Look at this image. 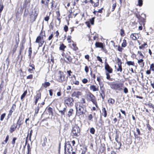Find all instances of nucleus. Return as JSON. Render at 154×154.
Returning a JSON list of instances; mask_svg holds the SVG:
<instances>
[{
    "mask_svg": "<svg viewBox=\"0 0 154 154\" xmlns=\"http://www.w3.org/2000/svg\"><path fill=\"white\" fill-rule=\"evenodd\" d=\"M125 80L122 79L119 81L108 82L107 83L110 88L115 91H120L123 90L124 86Z\"/></svg>",
    "mask_w": 154,
    "mask_h": 154,
    "instance_id": "f257e3e1",
    "label": "nucleus"
},
{
    "mask_svg": "<svg viewBox=\"0 0 154 154\" xmlns=\"http://www.w3.org/2000/svg\"><path fill=\"white\" fill-rule=\"evenodd\" d=\"M87 100L88 102H91L97 108H98L97 99L96 96L90 92H88L85 95Z\"/></svg>",
    "mask_w": 154,
    "mask_h": 154,
    "instance_id": "f03ea898",
    "label": "nucleus"
},
{
    "mask_svg": "<svg viewBox=\"0 0 154 154\" xmlns=\"http://www.w3.org/2000/svg\"><path fill=\"white\" fill-rule=\"evenodd\" d=\"M55 80L60 83H63L64 82L67 81V77H66V75L63 72L59 71L57 74L55 76Z\"/></svg>",
    "mask_w": 154,
    "mask_h": 154,
    "instance_id": "7ed1b4c3",
    "label": "nucleus"
},
{
    "mask_svg": "<svg viewBox=\"0 0 154 154\" xmlns=\"http://www.w3.org/2000/svg\"><path fill=\"white\" fill-rule=\"evenodd\" d=\"M135 16L138 20L139 23L140 25H143L145 26L146 22V17L145 14H141L140 15L139 12L134 13Z\"/></svg>",
    "mask_w": 154,
    "mask_h": 154,
    "instance_id": "20e7f679",
    "label": "nucleus"
},
{
    "mask_svg": "<svg viewBox=\"0 0 154 154\" xmlns=\"http://www.w3.org/2000/svg\"><path fill=\"white\" fill-rule=\"evenodd\" d=\"M45 31L41 30L40 35L37 37L35 42L38 43L39 47H42L45 42L43 36H45Z\"/></svg>",
    "mask_w": 154,
    "mask_h": 154,
    "instance_id": "39448f33",
    "label": "nucleus"
},
{
    "mask_svg": "<svg viewBox=\"0 0 154 154\" xmlns=\"http://www.w3.org/2000/svg\"><path fill=\"white\" fill-rule=\"evenodd\" d=\"M80 129L77 125H75L72 128L71 134L73 137H76L80 135Z\"/></svg>",
    "mask_w": 154,
    "mask_h": 154,
    "instance_id": "423d86ee",
    "label": "nucleus"
},
{
    "mask_svg": "<svg viewBox=\"0 0 154 154\" xmlns=\"http://www.w3.org/2000/svg\"><path fill=\"white\" fill-rule=\"evenodd\" d=\"M75 109H76V115L78 116H80L85 114V113L86 110L84 109V107L80 105L78 106V105H75Z\"/></svg>",
    "mask_w": 154,
    "mask_h": 154,
    "instance_id": "0eeeda50",
    "label": "nucleus"
},
{
    "mask_svg": "<svg viewBox=\"0 0 154 154\" xmlns=\"http://www.w3.org/2000/svg\"><path fill=\"white\" fill-rule=\"evenodd\" d=\"M64 104L66 106L72 107L73 106L74 100L72 98L68 97L64 98Z\"/></svg>",
    "mask_w": 154,
    "mask_h": 154,
    "instance_id": "6e6552de",
    "label": "nucleus"
},
{
    "mask_svg": "<svg viewBox=\"0 0 154 154\" xmlns=\"http://www.w3.org/2000/svg\"><path fill=\"white\" fill-rule=\"evenodd\" d=\"M18 39H17V38L16 37L15 43L13 42L12 45V51L10 52L11 53H12V56L17 51V49L18 46V45L19 43L20 40L19 38V35L18 34Z\"/></svg>",
    "mask_w": 154,
    "mask_h": 154,
    "instance_id": "1a4fd4ad",
    "label": "nucleus"
},
{
    "mask_svg": "<svg viewBox=\"0 0 154 154\" xmlns=\"http://www.w3.org/2000/svg\"><path fill=\"white\" fill-rule=\"evenodd\" d=\"M71 53L69 51H67L66 53H62V55L64 57H65L67 60L66 62L69 64L73 63V59L70 56Z\"/></svg>",
    "mask_w": 154,
    "mask_h": 154,
    "instance_id": "9d476101",
    "label": "nucleus"
},
{
    "mask_svg": "<svg viewBox=\"0 0 154 154\" xmlns=\"http://www.w3.org/2000/svg\"><path fill=\"white\" fill-rule=\"evenodd\" d=\"M67 143H65V144L64 153L65 154H70L73 148L69 142Z\"/></svg>",
    "mask_w": 154,
    "mask_h": 154,
    "instance_id": "9b49d317",
    "label": "nucleus"
},
{
    "mask_svg": "<svg viewBox=\"0 0 154 154\" xmlns=\"http://www.w3.org/2000/svg\"><path fill=\"white\" fill-rule=\"evenodd\" d=\"M95 46L97 48H100L101 50L106 54L107 53V50L106 48L105 44L102 42H97L95 43Z\"/></svg>",
    "mask_w": 154,
    "mask_h": 154,
    "instance_id": "f8f14e48",
    "label": "nucleus"
},
{
    "mask_svg": "<svg viewBox=\"0 0 154 154\" xmlns=\"http://www.w3.org/2000/svg\"><path fill=\"white\" fill-rule=\"evenodd\" d=\"M38 15V13H37L36 11H35L34 12L32 11L31 13L29 14V20L31 23H32L35 22L36 19Z\"/></svg>",
    "mask_w": 154,
    "mask_h": 154,
    "instance_id": "ddd939ff",
    "label": "nucleus"
},
{
    "mask_svg": "<svg viewBox=\"0 0 154 154\" xmlns=\"http://www.w3.org/2000/svg\"><path fill=\"white\" fill-rule=\"evenodd\" d=\"M34 61L32 60L29 61V66L30 67L27 68L28 72L30 73H33L35 70V66L34 65Z\"/></svg>",
    "mask_w": 154,
    "mask_h": 154,
    "instance_id": "4468645a",
    "label": "nucleus"
},
{
    "mask_svg": "<svg viewBox=\"0 0 154 154\" xmlns=\"http://www.w3.org/2000/svg\"><path fill=\"white\" fill-rule=\"evenodd\" d=\"M116 63L118 65V66L116 69V71L117 72H122L123 70V68L122 66V62L121 60L119 58L117 57V58Z\"/></svg>",
    "mask_w": 154,
    "mask_h": 154,
    "instance_id": "2eb2a0df",
    "label": "nucleus"
},
{
    "mask_svg": "<svg viewBox=\"0 0 154 154\" xmlns=\"http://www.w3.org/2000/svg\"><path fill=\"white\" fill-rule=\"evenodd\" d=\"M40 89H39L36 92V95L34 96V99H35L34 103L36 105L39 100L41 99V93L40 91Z\"/></svg>",
    "mask_w": 154,
    "mask_h": 154,
    "instance_id": "dca6fc26",
    "label": "nucleus"
},
{
    "mask_svg": "<svg viewBox=\"0 0 154 154\" xmlns=\"http://www.w3.org/2000/svg\"><path fill=\"white\" fill-rule=\"evenodd\" d=\"M141 36L140 34L139 33H131L130 35V38L133 41H136Z\"/></svg>",
    "mask_w": 154,
    "mask_h": 154,
    "instance_id": "f3484780",
    "label": "nucleus"
},
{
    "mask_svg": "<svg viewBox=\"0 0 154 154\" xmlns=\"http://www.w3.org/2000/svg\"><path fill=\"white\" fill-rule=\"evenodd\" d=\"M16 107V104H14L12 105L9 111V113L7 117L9 119L12 116L13 112L15 111Z\"/></svg>",
    "mask_w": 154,
    "mask_h": 154,
    "instance_id": "a211bd4d",
    "label": "nucleus"
},
{
    "mask_svg": "<svg viewBox=\"0 0 154 154\" xmlns=\"http://www.w3.org/2000/svg\"><path fill=\"white\" fill-rule=\"evenodd\" d=\"M67 13L68 14V17L69 20H70V18L72 19L73 17L75 18L78 14L77 13H74V12H72V9L68 10Z\"/></svg>",
    "mask_w": 154,
    "mask_h": 154,
    "instance_id": "6ab92c4d",
    "label": "nucleus"
},
{
    "mask_svg": "<svg viewBox=\"0 0 154 154\" xmlns=\"http://www.w3.org/2000/svg\"><path fill=\"white\" fill-rule=\"evenodd\" d=\"M105 69L106 71V72L112 73L113 72V70L112 68L109 66L106 62H105Z\"/></svg>",
    "mask_w": 154,
    "mask_h": 154,
    "instance_id": "aec40b11",
    "label": "nucleus"
},
{
    "mask_svg": "<svg viewBox=\"0 0 154 154\" xmlns=\"http://www.w3.org/2000/svg\"><path fill=\"white\" fill-rule=\"evenodd\" d=\"M23 119L22 118V116H20L18 118V119L17 121V123L16 124L18 126V130L19 128L21 127V125H23Z\"/></svg>",
    "mask_w": 154,
    "mask_h": 154,
    "instance_id": "412c9836",
    "label": "nucleus"
},
{
    "mask_svg": "<svg viewBox=\"0 0 154 154\" xmlns=\"http://www.w3.org/2000/svg\"><path fill=\"white\" fill-rule=\"evenodd\" d=\"M33 133V130L31 129L30 131L29 132V130H28V133L27 136L26 137V143L25 145V146H24V147L25 148L26 145V144L28 142V138H29V140L30 141H31V136L32 135V134Z\"/></svg>",
    "mask_w": 154,
    "mask_h": 154,
    "instance_id": "4be33fe9",
    "label": "nucleus"
},
{
    "mask_svg": "<svg viewBox=\"0 0 154 154\" xmlns=\"http://www.w3.org/2000/svg\"><path fill=\"white\" fill-rule=\"evenodd\" d=\"M71 78L70 82L72 85L75 84L77 85H79V82L78 81L76 80V76L75 75H73Z\"/></svg>",
    "mask_w": 154,
    "mask_h": 154,
    "instance_id": "5701e85b",
    "label": "nucleus"
},
{
    "mask_svg": "<svg viewBox=\"0 0 154 154\" xmlns=\"http://www.w3.org/2000/svg\"><path fill=\"white\" fill-rule=\"evenodd\" d=\"M90 90L92 92H96L99 91V87L98 85L91 84L89 87Z\"/></svg>",
    "mask_w": 154,
    "mask_h": 154,
    "instance_id": "b1692460",
    "label": "nucleus"
},
{
    "mask_svg": "<svg viewBox=\"0 0 154 154\" xmlns=\"http://www.w3.org/2000/svg\"><path fill=\"white\" fill-rule=\"evenodd\" d=\"M56 13L57 15V18L58 21V23L57 24L56 23L55 25L56 26H58L60 25L61 22V20L62 17L60 16V14L59 11H56Z\"/></svg>",
    "mask_w": 154,
    "mask_h": 154,
    "instance_id": "393cba45",
    "label": "nucleus"
},
{
    "mask_svg": "<svg viewBox=\"0 0 154 154\" xmlns=\"http://www.w3.org/2000/svg\"><path fill=\"white\" fill-rule=\"evenodd\" d=\"M89 2L94 8L97 7L99 5V0H95V1L93 0H90Z\"/></svg>",
    "mask_w": 154,
    "mask_h": 154,
    "instance_id": "a878e982",
    "label": "nucleus"
},
{
    "mask_svg": "<svg viewBox=\"0 0 154 154\" xmlns=\"http://www.w3.org/2000/svg\"><path fill=\"white\" fill-rule=\"evenodd\" d=\"M103 86V84L102 85V86H100V95L102 99L104 100L105 97V89L103 88V89H102V88Z\"/></svg>",
    "mask_w": 154,
    "mask_h": 154,
    "instance_id": "bb28decb",
    "label": "nucleus"
},
{
    "mask_svg": "<svg viewBox=\"0 0 154 154\" xmlns=\"http://www.w3.org/2000/svg\"><path fill=\"white\" fill-rule=\"evenodd\" d=\"M18 126L17 125L16 123H13L12 125H11L10 130L9 131L10 133H12L13 132H14L17 128L18 129Z\"/></svg>",
    "mask_w": 154,
    "mask_h": 154,
    "instance_id": "cd10ccee",
    "label": "nucleus"
},
{
    "mask_svg": "<svg viewBox=\"0 0 154 154\" xmlns=\"http://www.w3.org/2000/svg\"><path fill=\"white\" fill-rule=\"evenodd\" d=\"M82 93L80 91H74L71 94V96L72 97H75L79 98V96L82 95Z\"/></svg>",
    "mask_w": 154,
    "mask_h": 154,
    "instance_id": "c85d7f7f",
    "label": "nucleus"
},
{
    "mask_svg": "<svg viewBox=\"0 0 154 154\" xmlns=\"http://www.w3.org/2000/svg\"><path fill=\"white\" fill-rule=\"evenodd\" d=\"M50 0H41V3L43 4L42 7H43L45 6V7L48 8L49 7V3Z\"/></svg>",
    "mask_w": 154,
    "mask_h": 154,
    "instance_id": "c756f323",
    "label": "nucleus"
},
{
    "mask_svg": "<svg viewBox=\"0 0 154 154\" xmlns=\"http://www.w3.org/2000/svg\"><path fill=\"white\" fill-rule=\"evenodd\" d=\"M151 71L154 72V64L153 63L150 65L149 69L146 71V74L148 75H150L151 73Z\"/></svg>",
    "mask_w": 154,
    "mask_h": 154,
    "instance_id": "7c9ffc66",
    "label": "nucleus"
},
{
    "mask_svg": "<svg viewBox=\"0 0 154 154\" xmlns=\"http://www.w3.org/2000/svg\"><path fill=\"white\" fill-rule=\"evenodd\" d=\"M137 63L141 68H143L145 65V62L143 59H140L138 60Z\"/></svg>",
    "mask_w": 154,
    "mask_h": 154,
    "instance_id": "2f4dec72",
    "label": "nucleus"
},
{
    "mask_svg": "<svg viewBox=\"0 0 154 154\" xmlns=\"http://www.w3.org/2000/svg\"><path fill=\"white\" fill-rule=\"evenodd\" d=\"M72 44L70 48L72 50L75 51H76L79 50L78 48L77 47L76 44L73 41H72Z\"/></svg>",
    "mask_w": 154,
    "mask_h": 154,
    "instance_id": "473e14b6",
    "label": "nucleus"
},
{
    "mask_svg": "<svg viewBox=\"0 0 154 154\" xmlns=\"http://www.w3.org/2000/svg\"><path fill=\"white\" fill-rule=\"evenodd\" d=\"M102 112L101 113V116L106 117L107 116V112L106 109L104 107H102Z\"/></svg>",
    "mask_w": 154,
    "mask_h": 154,
    "instance_id": "72a5a7b5",
    "label": "nucleus"
},
{
    "mask_svg": "<svg viewBox=\"0 0 154 154\" xmlns=\"http://www.w3.org/2000/svg\"><path fill=\"white\" fill-rule=\"evenodd\" d=\"M66 48V46L63 43H61L60 45L59 50L61 51L62 53H64L65 49Z\"/></svg>",
    "mask_w": 154,
    "mask_h": 154,
    "instance_id": "f704fd0d",
    "label": "nucleus"
},
{
    "mask_svg": "<svg viewBox=\"0 0 154 154\" xmlns=\"http://www.w3.org/2000/svg\"><path fill=\"white\" fill-rule=\"evenodd\" d=\"M70 2L68 0H65L63 2V5H64L65 8L68 10L69 7L70 6Z\"/></svg>",
    "mask_w": 154,
    "mask_h": 154,
    "instance_id": "c9c22d12",
    "label": "nucleus"
},
{
    "mask_svg": "<svg viewBox=\"0 0 154 154\" xmlns=\"http://www.w3.org/2000/svg\"><path fill=\"white\" fill-rule=\"evenodd\" d=\"M115 100L114 99L110 98L108 100V103L109 105L113 106L115 103Z\"/></svg>",
    "mask_w": 154,
    "mask_h": 154,
    "instance_id": "e433bc0d",
    "label": "nucleus"
},
{
    "mask_svg": "<svg viewBox=\"0 0 154 154\" xmlns=\"http://www.w3.org/2000/svg\"><path fill=\"white\" fill-rule=\"evenodd\" d=\"M74 113V110L72 108H70L66 114V116L68 117H70Z\"/></svg>",
    "mask_w": 154,
    "mask_h": 154,
    "instance_id": "4c0bfd02",
    "label": "nucleus"
},
{
    "mask_svg": "<svg viewBox=\"0 0 154 154\" xmlns=\"http://www.w3.org/2000/svg\"><path fill=\"white\" fill-rule=\"evenodd\" d=\"M25 42H23L20 45V47L19 50V56L22 53L23 51L24 48V44Z\"/></svg>",
    "mask_w": 154,
    "mask_h": 154,
    "instance_id": "58836bf2",
    "label": "nucleus"
},
{
    "mask_svg": "<svg viewBox=\"0 0 154 154\" xmlns=\"http://www.w3.org/2000/svg\"><path fill=\"white\" fill-rule=\"evenodd\" d=\"M117 143H116L114 142V143L115 145L114 146V147L116 149H119L121 147L122 143L121 142H118Z\"/></svg>",
    "mask_w": 154,
    "mask_h": 154,
    "instance_id": "ea45409f",
    "label": "nucleus"
},
{
    "mask_svg": "<svg viewBox=\"0 0 154 154\" xmlns=\"http://www.w3.org/2000/svg\"><path fill=\"white\" fill-rule=\"evenodd\" d=\"M117 6V3L116 1H115L114 3H112V5L110 8L111 12H113Z\"/></svg>",
    "mask_w": 154,
    "mask_h": 154,
    "instance_id": "a19ab883",
    "label": "nucleus"
},
{
    "mask_svg": "<svg viewBox=\"0 0 154 154\" xmlns=\"http://www.w3.org/2000/svg\"><path fill=\"white\" fill-rule=\"evenodd\" d=\"M126 64L129 66H135V62L134 61H131L126 60Z\"/></svg>",
    "mask_w": 154,
    "mask_h": 154,
    "instance_id": "79ce46f5",
    "label": "nucleus"
},
{
    "mask_svg": "<svg viewBox=\"0 0 154 154\" xmlns=\"http://www.w3.org/2000/svg\"><path fill=\"white\" fill-rule=\"evenodd\" d=\"M47 110L49 115H51L52 116H53V109L52 108L50 107H48L47 108Z\"/></svg>",
    "mask_w": 154,
    "mask_h": 154,
    "instance_id": "37998d69",
    "label": "nucleus"
},
{
    "mask_svg": "<svg viewBox=\"0 0 154 154\" xmlns=\"http://www.w3.org/2000/svg\"><path fill=\"white\" fill-rule=\"evenodd\" d=\"M147 47L148 45L147 44V42H144V43L141 45L140 46H139V48L140 49H143L144 50L145 48H146V46Z\"/></svg>",
    "mask_w": 154,
    "mask_h": 154,
    "instance_id": "c03bdc74",
    "label": "nucleus"
},
{
    "mask_svg": "<svg viewBox=\"0 0 154 154\" xmlns=\"http://www.w3.org/2000/svg\"><path fill=\"white\" fill-rule=\"evenodd\" d=\"M51 84L49 82H45L42 84V86L45 88H47Z\"/></svg>",
    "mask_w": 154,
    "mask_h": 154,
    "instance_id": "a18cd8bd",
    "label": "nucleus"
},
{
    "mask_svg": "<svg viewBox=\"0 0 154 154\" xmlns=\"http://www.w3.org/2000/svg\"><path fill=\"white\" fill-rule=\"evenodd\" d=\"M66 107H64L62 110H59V112L60 113L61 116H65V113L66 111Z\"/></svg>",
    "mask_w": 154,
    "mask_h": 154,
    "instance_id": "49530a36",
    "label": "nucleus"
},
{
    "mask_svg": "<svg viewBox=\"0 0 154 154\" xmlns=\"http://www.w3.org/2000/svg\"><path fill=\"white\" fill-rule=\"evenodd\" d=\"M28 56L29 57V58L30 59L31 58V55L32 54V47L31 46L29 47V50L28 51Z\"/></svg>",
    "mask_w": 154,
    "mask_h": 154,
    "instance_id": "de8ad7c7",
    "label": "nucleus"
},
{
    "mask_svg": "<svg viewBox=\"0 0 154 154\" xmlns=\"http://www.w3.org/2000/svg\"><path fill=\"white\" fill-rule=\"evenodd\" d=\"M55 3V2L54 0H52L51 2V8L52 9H53L54 8H55L56 7V5H54V4Z\"/></svg>",
    "mask_w": 154,
    "mask_h": 154,
    "instance_id": "09e8293b",
    "label": "nucleus"
},
{
    "mask_svg": "<svg viewBox=\"0 0 154 154\" xmlns=\"http://www.w3.org/2000/svg\"><path fill=\"white\" fill-rule=\"evenodd\" d=\"M27 93V90L25 91L23 94L21 95L20 99L21 100H23V98L25 97Z\"/></svg>",
    "mask_w": 154,
    "mask_h": 154,
    "instance_id": "8fccbe9b",
    "label": "nucleus"
},
{
    "mask_svg": "<svg viewBox=\"0 0 154 154\" xmlns=\"http://www.w3.org/2000/svg\"><path fill=\"white\" fill-rule=\"evenodd\" d=\"M127 44L126 40L124 39L123 40L122 43V47L123 48H125L127 46Z\"/></svg>",
    "mask_w": 154,
    "mask_h": 154,
    "instance_id": "3c124183",
    "label": "nucleus"
},
{
    "mask_svg": "<svg viewBox=\"0 0 154 154\" xmlns=\"http://www.w3.org/2000/svg\"><path fill=\"white\" fill-rule=\"evenodd\" d=\"M110 73L106 72V79L109 81H112V79L111 78L109 74Z\"/></svg>",
    "mask_w": 154,
    "mask_h": 154,
    "instance_id": "603ef678",
    "label": "nucleus"
},
{
    "mask_svg": "<svg viewBox=\"0 0 154 154\" xmlns=\"http://www.w3.org/2000/svg\"><path fill=\"white\" fill-rule=\"evenodd\" d=\"M27 154H31V148L29 143L27 144Z\"/></svg>",
    "mask_w": 154,
    "mask_h": 154,
    "instance_id": "864d4df0",
    "label": "nucleus"
},
{
    "mask_svg": "<svg viewBox=\"0 0 154 154\" xmlns=\"http://www.w3.org/2000/svg\"><path fill=\"white\" fill-rule=\"evenodd\" d=\"M146 125L148 130L150 131H151L152 130V129L149 124V121H148L147 122Z\"/></svg>",
    "mask_w": 154,
    "mask_h": 154,
    "instance_id": "5fc2aeb1",
    "label": "nucleus"
},
{
    "mask_svg": "<svg viewBox=\"0 0 154 154\" xmlns=\"http://www.w3.org/2000/svg\"><path fill=\"white\" fill-rule=\"evenodd\" d=\"M97 80L98 82L99 85L100 86L101 85H103L102 82H101V79L100 76H97Z\"/></svg>",
    "mask_w": 154,
    "mask_h": 154,
    "instance_id": "6e6d98bb",
    "label": "nucleus"
},
{
    "mask_svg": "<svg viewBox=\"0 0 154 154\" xmlns=\"http://www.w3.org/2000/svg\"><path fill=\"white\" fill-rule=\"evenodd\" d=\"M120 34L121 36L123 37L125 35V30L123 29H122L120 31Z\"/></svg>",
    "mask_w": 154,
    "mask_h": 154,
    "instance_id": "4d7b16f0",
    "label": "nucleus"
},
{
    "mask_svg": "<svg viewBox=\"0 0 154 154\" xmlns=\"http://www.w3.org/2000/svg\"><path fill=\"white\" fill-rule=\"evenodd\" d=\"M51 12H50V14L48 15H46V16L44 18V20L47 22H48L49 20L50 19V16Z\"/></svg>",
    "mask_w": 154,
    "mask_h": 154,
    "instance_id": "13d9d810",
    "label": "nucleus"
},
{
    "mask_svg": "<svg viewBox=\"0 0 154 154\" xmlns=\"http://www.w3.org/2000/svg\"><path fill=\"white\" fill-rule=\"evenodd\" d=\"M4 6L2 3H0V14H1L3 10Z\"/></svg>",
    "mask_w": 154,
    "mask_h": 154,
    "instance_id": "bf43d9fd",
    "label": "nucleus"
},
{
    "mask_svg": "<svg viewBox=\"0 0 154 154\" xmlns=\"http://www.w3.org/2000/svg\"><path fill=\"white\" fill-rule=\"evenodd\" d=\"M39 107L38 106L36 107L35 109V114H36L38 113L39 110Z\"/></svg>",
    "mask_w": 154,
    "mask_h": 154,
    "instance_id": "052dcab7",
    "label": "nucleus"
},
{
    "mask_svg": "<svg viewBox=\"0 0 154 154\" xmlns=\"http://www.w3.org/2000/svg\"><path fill=\"white\" fill-rule=\"evenodd\" d=\"M47 142V138L45 137L44 139L43 140V142L42 143V146L43 147H45L46 145V143Z\"/></svg>",
    "mask_w": 154,
    "mask_h": 154,
    "instance_id": "680f3d73",
    "label": "nucleus"
},
{
    "mask_svg": "<svg viewBox=\"0 0 154 154\" xmlns=\"http://www.w3.org/2000/svg\"><path fill=\"white\" fill-rule=\"evenodd\" d=\"M95 132V129L93 128H91L90 129V133L92 134H94Z\"/></svg>",
    "mask_w": 154,
    "mask_h": 154,
    "instance_id": "e2e57ef3",
    "label": "nucleus"
},
{
    "mask_svg": "<svg viewBox=\"0 0 154 154\" xmlns=\"http://www.w3.org/2000/svg\"><path fill=\"white\" fill-rule=\"evenodd\" d=\"M17 139V138L16 137H14L12 140L11 141V144L13 145H14L15 144L16 140Z\"/></svg>",
    "mask_w": 154,
    "mask_h": 154,
    "instance_id": "0e129e2a",
    "label": "nucleus"
},
{
    "mask_svg": "<svg viewBox=\"0 0 154 154\" xmlns=\"http://www.w3.org/2000/svg\"><path fill=\"white\" fill-rule=\"evenodd\" d=\"M71 36L70 35H68L67 37V41L69 43H71L72 41L71 40Z\"/></svg>",
    "mask_w": 154,
    "mask_h": 154,
    "instance_id": "69168bd1",
    "label": "nucleus"
},
{
    "mask_svg": "<svg viewBox=\"0 0 154 154\" xmlns=\"http://www.w3.org/2000/svg\"><path fill=\"white\" fill-rule=\"evenodd\" d=\"M138 5L139 6L141 7L143 5V1L142 0H138Z\"/></svg>",
    "mask_w": 154,
    "mask_h": 154,
    "instance_id": "338daca9",
    "label": "nucleus"
},
{
    "mask_svg": "<svg viewBox=\"0 0 154 154\" xmlns=\"http://www.w3.org/2000/svg\"><path fill=\"white\" fill-rule=\"evenodd\" d=\"M138 54H139V56L141 57V59H143L144 57V56L142 54V52L140 51H137Z\"/></svg>",
    "mask_w": 154,
    "mask_h": 154,
    "instance_id": "774afa93",
    "label": "nucleus"
}]
</instances>
